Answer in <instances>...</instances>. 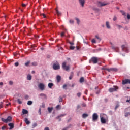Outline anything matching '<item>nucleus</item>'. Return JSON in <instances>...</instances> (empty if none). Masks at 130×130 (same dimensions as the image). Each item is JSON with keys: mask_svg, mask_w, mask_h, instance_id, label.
I'll use <instances>...</instances> for the list:
<instances>
[{"mask_svg": "<svg viewBox=\"0 0 130 130\" xmlns=\"http://www.w3.org/2000/svg\"><path fill=\"white\" fill-rule=\"evenodd\" d=\"M12 118L11 116H8L7 119L2 118L1 120L5 123H8V122H11L12 121Z\"/></svg>", "mask_w": 130, "mask_h": 130, "instance_id": "nucleus-1", "label": "nucleus"}, {"mask_svg": "<svg viewBox=\"0 0 130 130\" xmlns=\"http://www.w3.org/2000/svg\"><path fill=\"white\" fill-rule=\"evenodd\" d=\"M62 68L65 71H69L70 70V66H67V62H64L62 64Z\"/></svg>", "mask_w": 130, "mask_h": 130, "instance_id": "nucleus-2", "label": "nucleus"}, {"mask_svg": "<svg viewBox=\"0 0 130 130\" xmlns=\"http://www.w3.org/2000/svg\"><path fill=\"white\" fill-rule=\"evenodd\" d=\"M38 88L40 90H41V91H43L45 89V85L43 83H40L38 85Z\"/></svg>", "mask_w": 130, "mask_h": 130, "instance_id": "nucleus-3", "label": "nucleus"}, {"mask_svg": "<svg viewBox=\"0 0 130 130\" xmlns=\"http://www.w3.org/2000/svg\"><path fill=\"white\" fill-rule=\"evenodd\" d=\"M117 90H118V87L117 86H114L113 88H109V91L110 92V93H112V92L117 91Z\"/></svg>", "mask_w": 130, "mask_h": 130, "instance_id": "nucleus-4", "label": "nucleus"}, {"mask_svg": "<svg viewBox=\"0 0 130 130\" xmlns=\"http://www.w3.org/2000/svg\"><path fill=\"white\" fill-rule=\"evenodd\" d=\"M108 5V3H102L101 2H98V7H104V6H106Z\"/></svg>", "mask_w": 130, "mask_h": 130, "instance_id": "nucleus-5", "label": "nucleus"}, {"mask_svg": "<svg viewBox=\"0 0 130 130\" xmlns=\"http://www.w3.org/2000/svg\"><path fill=\"white\" fill-rule=\"evenodd\" d=\"M93 62V63H98V58L97 57H93L91 58V60H90V62Z\"/></svg>", "mask_w": 130, "mask_h": 130, "instance_id": "nucleus-6", "label": "nucleus"}, {"mask_svg": "<svg viewBox=\"0 0 130 130\" xmlns=\"http://www.w3.org/2000/svg\"><path fill=\"white\" fill-rule=\"evenodd\" d=\"M53 69L54 70H59L60 69V66L59 63H54L53 65Z\"/></svg>", "mask_w": 130, "mask_h": 130, "instance_id": "nucleus-7", "label": "nucleus"}, {"mask_svg": "<svg viewBox=\"0 0 130 130\" xmlns=\"http://www.w3.org/2000/svg\"><path fill=\"white\" fill-rule=\"evenodd\" d=\"M103 70L108 71V72H111L112 71L114 72H116L117 71V69H116V68H103Z\"/></svg>", "mask_w": 130, "mask_h": 130, "instance_id": "nucleus-8", "label": "nucleus"}, {"mask_svg": "<svg viewBox=\"0 0 130 130\" xmlns=\"http://www.w3.org/2000/svg\"><path fill=\"white\" fill-rule=\"evenodd\" d=\"M122 49L123 51H125V52H128V47H127L126 45H122Z\"/></svg>", "mask_w": 130, "mask_h": 130, "instance_id": "nucleus-9", "label": "nucleus"}, {"mask_svg": "<svg viewBox=\"0 0 130 130\" xmlns=\"http://www.w3.org/2000/svg\"><path fill=\"white\" fill-rule=\"evenodd\" d=\"M98 119V114L97 113H94L92 115L93 121H96Z\"/></svg>", "mask_w": 130, "mask_h": 130, "instance_id": "nucleus-10", "label": "nucleus"}, {"mask_svg": "<svg viewBox=\"0 0 130 130\" xmlns=\"http://www.w3.org/2000/svg\"><path fill=\"white\" fill-rule=\"evenodd\" d=\"M125 84H130V79H125L122 81V84L125 85Z\"/></svg>", "mask_w": 130, "mask_h": 130, "instance_id": "nucleus-11", "label": "nucleus"}, {"mask_svg": "<svg viewBox=\"0 0 130 130\" xmlns=\"http://www.w3.org/2000/svg\"><path fill=\"white\" fill-rule=\"evenodd\" d=\"M85 0H79V3L81 7H83L85 5Z\"/></svg>", "mask_w": 130, "mask_h": 130, "instance_id": "nucleus-12", "label": "nucleus"}, {"mask_svg": "<svg viewBox=\"0 0 130 130\" xmlns=\"http://www.w3.org/2000/svg\"><path fill=\"white\" fill-rule=\"evenodd\" d=\"M9 126H10L9 129H13L14 128V124L13 123H10L8 124Z\"/></svg>", "mask_w": 130, "mask_h": 130, "instance_id": "nucleus-13", "label": "nucleus"}, {"mask_svg": "<svg viewBox=\"0 0 130 130\" xmlns=\"http://www.w3.org/2000/svg\"><path fill=\"white\" fill-rule=\"evenodd\" d=\"M24 121L26 123V124H27V125H29V124H30V123H31V122H30V121L28 120V118H25L24 119Z\"/></svg>", "mask_w": 130, "mask_h": 130, "instance_id": "nucleus-14", "label": "nucleus"}, {"mask_svg": "<svg viewBox=\"0 0 130 130\" xmlns=\"http://www.w3.org/2000/svg\"><path fill=\"white\" fill-rule=\"evenodd\" d=\"M101 122L102 123H106V120L103 117H102L101 118Z\"/></svg>", "mask_w": 130, "mask_h": 130, "instance_id": "nucleus-15", "label": "nucleus"}, {"mask_svg": "<svg viewBox=\"0 0 130 130\" xmlns=\"http://www.w3.org/2000/svg\"><path fill=\"white\" fill-rule=\"evenodd\" d=\"M56 79H57V82L58 83H59V82H60V81L61 80V77H60V76L58 75L56 77Z\"/></svg>", "mask_w": 130, "mask_h": 130, "instance_id": "nucleus-16", "label": "nucleus"}, {"mask_svg": "<svg viewBox=\"0 0 130 130\" xmlns=\"http://www.w3.org/2000/svg\"><path fill=\"white\" fill-rule=\"evenodd\" d=\"M106 26L107 29H110V25H109V22L107 21L106 22Z\"/></svg>", "mask_w": 130, "mask_h": 130, "instance_id": "nucleus-17", "label": "nucleus"}, {"mask_svg": "<svg viewBox=\"0 0 130 130\" xmlns=\"http://www.w3.org/2000/svg\"><path fill=\"white\" fill-rule=\"evenodd\" d=\"M48 86L49 87V88L50 89H52L53 86V83H49L48 84Z\"/></svg>", "mask_w": 130, "mask_h": 130, "instance_id": "nucleus-18", "label": "nucleus"}, {"mask_svg": "<svg viewBox=\"0 0 130 130\" xmlns=\"http://www.w3.org/2000/svg\"><path fill=\"white\" fill-rule=\"evenodd\" d=\"M22 113L23 114H28V111L26 109H23L22 110Z\"/></svg>", "mask_w": 130, "mask_h": 130, "instance_id": "nucleus-19", "label": "nucleus"}, {"mask_svg": "<svg viewBox=\"0 0 130 130\" xmlns=\"http://www.w3.org/2000/svg\"><path fill=\"white\" fill-rule=\"evenodd\" d=\"M66 114H61V115H60L59 116H58L56 117V118H57V119H59V118H60V117H63V116H66Z\"/></svg>", "mask_w": 130, "mask_h": 130, "instance_id": "nucleus-20", "label": "nucleus"}, {"mask_svg": "<svg viewBox=\"0 0 130 130\" xmlns=\"http://www.w3.org/2000/svg\"><path fill=\"white\" fill-rule=\"evenodd\" d=\"M88 116H89V115H88V114L84 113L82 115L83 118H86V117H88Z\"/></svg>", "mask_w": 130, "mask_h": 130, "instance_id": "nucleus-21", "label": "nucleus"}, {"mask_svg": "<svg viewBox=\"0 0 130 130\" xmlns=\"http://www.w3.org/2000/svg\"><path fill=\"white\" fill-rule=\"evenodd\" d=\"M120 13H121V14H122V15L123 16H124L125 17H126V14L125 12H124V11H123V10H120Z\"/></svg>", "mask_w": 130, "mask_h": 130, "instance_id": "nucleus-22", "label": "nucleus"}, {"mask_svg": "<svg viewBox=\"0 0 130 130\" xmlns=\"http://www.w3.org/2000/svg\"><path fill=\"white\" fill-rule=\"evenodd\" d=\"M27 79L28 81H31V80H32V76H31V75H28L27 77Z\"/></svg>", "mask_w": 130, "mask_h": 130, "instance_id": "nucleus-23", "label": "nucleus"}, {"mask_svg": "<svg viewBox=\"0 0 130 130\" xmlns=\"http://www.w3.org/2000/svg\"><path fill=\"white\" fill-rule=\"evenodd\" d=\"M53 109V108H50V107H48V112H49V113H51V111H52V110Z\"/></svg>", "mask_w": 130, "mask_h": 130, "instance_id": "nucleus-24", "label": "nucleus"}, {"mask_svg": "<svg viewBox=\"0 0 130 130\" xmlns=\"http://www.w3.org/2000/svg\"><path fill=\"white\" fill-rule=\"evenodd\" d=\"M113 49H114L116 52H118L119 49L118 47H113Z\"/></svg>", "mask_w": 130, "mask_h": 130, "instance_id": "nucleus-25", "label": "nucleus"}, {"mask_svg": "<svg viewBox=\"0 0 130 130\" xmlns=\"http://www.w3.org/2000/svg\"><path fill=\"white\" fill-rule=\"evenodd\" d=\"M38 63L37 62H32L31 63V66H32L33 67H36V66H37Z\"/></svg>", "mask_w": 130, "mask_h": 130, "instance_id": "nucleus-26", "label": "nucleus"}, {"mask_svg": "<svg viewBox=\"0 0 130 130\" xmlns=\"http://www.w3.org/2000/svg\"><path fill=\"white\" fill-rule=\"evenodd\" d=\"M129 115H130V112L125 113V117H128Z\"/></svg>", "mask_w": 130, "mask_h": 130, "instance_id": "nucleus-27", "label": "nucleus"}, {"mask_svg": "<svg viewBox=\"0 0 130 130\" xmlns=\"http://www.w3.org/2000/svg\"><path fill=\"white\" fill-rule=\"evenodd\" d=\"M32 104L33 102H32V101H28L27 102V105H32Z\"/></svg>", "mask_w": 130, "mask_h": 130, "instance_id": "nucleus-28", "label": "nucleus"}, {"mask_svg": "<svg viewBox=\"0 0 130 130\" xmlns=\"http://www.w3.org/2000/svg\"><path fill=\"white\" fill-rule=\"evenodd\" d=\"M84 77H81L80 79V83H84Z\"/></svg>", "mask_w": 130, "mask_h": 130, "instance_id": "nucleus-29", "label": "nucleus"}, {"mask_svg": "<svg viewBox=\"0 0 130 130\" xmlns=\"http://www.w3.org/2000/svg\"><path fill=\"white\" fill-rule=\"evenodd\" d=\"M56 14H57V15H58V16H60V15H61V13L59 11H58V10H56Z\"/></svg>", "mask_w": 130, "mask_h": 130, "instance_id": "nucleus-30", "label": "nucleus"}, {"mask_svg": "<svg viewBox=\"0 0 130 130\" xmlns=\"http://www.w3.org/2000/svg\"><path fill=\"white\" fill-rule=\"evenodd\" d=\"M40 96H41V97H44L45 98H46V95L44 93H41L40 94Z\"/></svg>", "mask_w": 130, "mask_h": 130, "instance_id": "nucleus-31", "label": "nucleus"}, {"mask_svg": "<svg viewBox=\"0 0 130 130\" xmlns=\"http://www.w3.org/2000/svg\"><path fill=\"white\" fill-rule=\"evenodd\" d=\"M36 126H37V123H34L32 124V128H34V127H36Z\"/></svg>", "mask_w": 130, "mask_h": 130, "instance_id": "nucleus-32", "label": "nucleus"}, {"mask_svg": "<svg viewBox=\"0 0 130 130\" xmlns=\"http://www.w3.org/2000/svg\"><path fill=\"white\" fill-rule=\"evenodd\" d=\"M70 49H71V50H74V49H75V46H71L70 47Z\"/></svg>", "mask_w": 130, "mask_h": 130, "instance_id": "nucleus-33", "label": "nucleus"}, {"mask_svg": "<svg viewBox=\"0 0 130 130\" xmlns=\"http://www.w3.org/2000/svg\"><path fill=\"white\" fill-rule=\"evenodd\" d=\"M75 20L77 21V23L79 25V24H80V19H79V18H76Z\"/></svg>", "mask_w": 130, "mask_h": 130, "instance_id": "nucleus-34", "label": "nucleus"}, {"mask_svg": "<svg viewBox=\"0 0 130 130\" xmlns=\"http://www.w3.org/2000/svg\"><path fill=\"white\" fill-rule=\"evenodd\" d=\"M73 73H72V74L69 77V80H72V79H73Z\"/></svg>", "mask_w": 130, "mask_h": 130, "instance_id": "nucleus-35", "label": "nucleus"}, {"mask_svg": "<svg viewBox=\"0 0 130 130\" xmlns=\"http://www.w3.org/2000/svg\"><path fill=\"white\" fill-rule=\"evenodd\" d=\"M17 102H18V103H19V104H22V102L21 100H20V99H18L17 100Z\"/></svg>", "mask_w": 130, "mask_h": 130, "instance_id": "nucleus-36", "label": "nucleus"}, {"mask_svg": "<svg viewBox=\"0 0 130 130\" xmlns=\"http://www.w3.org/2000/svg\"><path fill=\"white\" fill-rule=\"evenodd\" d=\"M95 38L96 39H98V40H99L100 41L101 40V39L98 36H95Z\"/></svg>", "mask_w": 130, "mask_h": 130, "instance_id": "nucleus-37", "label": "nucleus"}, {"mask_svg": "<svg viewBox=\"0 0 130 130\" xmlns=\"http://www.w3.org/2000/svg\"><path fill=\"white\" fill-rule=\"evenodd\" d=\"M56 109H60V105H58L56 107Z\"/></svg>", "mask_w": 130, "mask_h": 130, "instance_id": "nucleus-38", "label": "nucleus"}, {"mask_svg": "<svg viewBox=\"0 0 130 130\" xmlns=\"http://www.w3.org/2000/svg\"><path fill=\"white\" fill-rule=\"evenodd\" d=\"M59 102H62V98L61 97L59 98Z\"/></svg>", "mask_w": 130, "mask_h": 130, "instance_id": "nucleus-39", "label": "nucleus"}, {"mask_svg": "<svg viewBox=\"0 0 130 130\" xmlns=\"http://www.w3.org/2000/svg\"><path fill=\"white\" fill-rule=\"evenodd\" d=\"M127 19L128 20H130V15H129V14H127Z\"/></svg>", "mask_w": 130, "mask_h": 130, "instance_id": "nucleus-40", "label": "nucleus"}, {"mask_svg": "<svg viewBox=\"0 0 130 130\" xmlns=\"http://www.w3.org/2000/svg\"><path fill=\"white\" fill-rule=\"evenodd\" d=\"M91 42L92 43H96V40H95L94 39H92Z\"/></svg>", "mask_w": 130, "mask_h": 130, "instance_id": "nucleus-41", "label": "nucleus"}, {"mask_svg": "<svg viewBox=\"0 0 130 130\" xmlns=\"http://www.w3.org/2000/svg\"><path fill=\"white\" fill-rule=\"evenodd\" d=\"M117 27H118L119 29H121V28H122V26L120 25H117Z\"/></svg>", "mask_w": 130, "mask_h": 130, "instance_id": "nucleus-42", "label": "nucleus"}, {"mask_svg": "<svg viewBox=\"0 0 130 130\" xmlns=\"http://www.w3.org/2000/svg\"><path fill=\"white\" fill-rule=\"evenodd\" d=\"M82 107H86V106H87V105H86L85 103H83L82 104Z\"/></svg>", "mask_w": 130, "mask_h": 130, "instance_id": "nucleus-43", "label": "nucleus"}, {"mask_svg": "<svg viewBox=\"0 0 130 130\" xmlns=\"http://www.w3.org/2000/svg\"><path fill=\"white\" fill-rule=\"evenodd\" d=\"M113 20V21H116V20H117V18L116 17V16H114Z\"/></svg>", "mask_w": 130, "mask_h": 130, "instance_id": "nucleus-44", "label": "nucleus"}, {"mask_svg": "<svg viewBox=\"0 0 130 130\" xmlns=\"http://www.w3.org/2000/svg\"><path fill=\"white\" fill-rule=\"evenodd\" d=\"M6 128H7V127L6 126H3V127H2V130H5L6 129Z\"/></svg>", "mask_w": 130, "mask_h": 130, "instance_id": "nucleus-45", "label": "nucleus"}, {"mask_svg": "<svg viewBox=\"0 0 130 130\" xmlns=\"http://www.w3.org/2000/svg\"><path fill=\"white\" fill-rule=\"evenodd\" d=\"M81 95H82V93H81V92H79L77 93L78 97H81Z\"/></svg>", "mask_w": 130, "mask_h": 130, "instance_id": "nucleus-46", "label": "nucleus"}, {"mask_svg": "<svg viewBox=\"0 0 130 130\" xmlns=\"http://www.w3.org/2000/svg\"><path fill=\"white\" fill-rule=\"evenodd\" d=\"M69 22L70 23V24H74V20H70L69 21Z\"/></svg>", "mask_w": 130, "mask_h": 130, "instance_id": "nucleus-47", "label": "nucleus"}, {"mask_svg": "<svg viewBox=\"0 0 130 130\" xmlns=\"http://www.w3.org/2000/svg\"><path fill=\"white\" fill-rule=\"evenodd\" d=\"M1 108H3V102H1L0 104V109Z\"/></svg>", "mask_w": 130, "mask_h": 130, "instance_id": "nucleus-48", "label": "nucleus"}, {"mask_svg": "<svg viewBox=\"0 0 130 130\" xmlns=\"http://www.w3.org/2000/svg\"><path fill=\"white\" fill-rule=\"evenodd\" d=\"M25 66H27L28 65L30 64V61H28L25 63Z\"/></svg>", "mask_w": 130, "mask_h": 130, "instance_id": "nucleus-49", "label": "nucleus"}, {"mask_svg": "<svg viewBox=\"0 0 130 130\" xmlns=\"http://www.w3.org/2000/svg\"><path fill=\"white\" fill-rule=\"evenodd\" d=\"M41 15L43 16V18H46V15H45V14L43 13Z\"/></svg>", "mask_w": 130, "mask_h": 130, "instance_id": "nucleus-50", "label": "nucleus"}, {"mask_svg": "<svg viewBox=\"0 0 130 130\" xmlns=\"http://www.w3.org/2000/svg\"><path fill=\"white\" fill-rule=\"evenodd\" d=\"M15 67H18L19 66V62H17L15 63Z\"/></svg>", "mask_w": 130, "mask_h": 130, "instance_id": "nucleus-51", "label": "nucleus"}, {"mask_svg": "<svg viewBox=\"0 0 130 130\" xmlns=\"http://www.w3.org/2000/svg\"><path fill=\"white\" fill-rule=\"evenodd\" d=\"M63 89H67V85H66V84H64V85L63 86Z\"/></svg>", "mask_w": 130, "mask_h": 130, "instance_id": "nucleus-52", "label": "nucleus"}, {"mask_svg": "<svg viewBox=\"0 0 130 130\" xmlns=\"http://www.w3.org/2000/svg\"><path fill=\"white\" fill-rule=\"evenodd\" d=\"M68 129H69V127H66L63 128L62 130H68Z\"/></svg>", "mask_w": 130, "mask_h": 130, "instance_id": "nucleus-53", "label": "nucleus"}, {"mask_svg": "<svg viewBox=\"0 0 130 130\" xmlns=\"http://www.w3.org/2000/svg\"><path fill=\"white\" fill-rule=\"evenodd\" d=\"M39 113L40 115L41 114V109H39Z\"/></svg>", "mask_w": 130, "mask_h": 130, "instance_id": "nucleus-54", "label": "nucleus"}, {"mask_svg": "<svg viewBox=\"0 0 130 130\" xmlns=\"http://www.w3.org/2000/svg\"><path fill=\"white\" fill-rule=\"evenodd\" d=\"M69 43L71 44V45H74V43L73 42H69Z\"/></svg>", "mask_w": 130, "mask_h": 130, "instance_id": "nucleus-55", "label": "nucleus"}, {"mask_svg": "<svg viewBox=\"0 0 130 130\" xmlns=\"http://www.w3.org/2000/svg\"><path fill=\"white\" fill-rule=\"evenodd\" d=\"M22 7H26V4H24V3H22Z\"/></svg>", "mask_w": 130, "mask_h": 130, "instance_id": "nucleus-56", "label": "nucleus"}, {"mask_svg": "<svg viewBox=\"0 0 130 130\" xmlns=\"http://www.w3.org/2000/svg\"><path fill=\"white\" fill-rule=\"evenodd\" d=\"M44 130H49V128L48 127H46L45 128Z\"/></svg>", "mask_w": 130, "mask_h": 130, "instance_id": "nucleus-57", "label": "nucleus"}, {"mask_svg": "<svg viewBox=\"0 0 130 130\" xmlns=\"http://www.w3.org/2000/svg\"><path fill=\"white\" fill-rule=\"evenodd\" d=\"M9 84L13 85V81H9Z\"/></svg>", "mask_w": 130, "mask_h": 130, "instance_id": "nucleus-58", "label": "nucleus"}, {"mask_svg": "<svg viewBox=\"0 0 130 130\" xmlns=\"http://www.w3.org/2000/svg\"><path fill=\"white\" fill-rule=\"evenodd\" d=\"M63 35H64V32H62L61 34V37H62L63 36Z\"/></svg>", "mask_w": 130, "mask_h": 130, "instance_id": "nucleus-59", "label": "nucleus"}, {"mask_svg": "<svg viewBox=\"0 0 130 130\" xmlns=\"http://www.w3.org/2000/svg\"><path fill=\"white\" fill-rule=\"evenodd\" d=\"M76 48L77 50H79V49H80V47H79L78 46H77Z\"/></svg>", "mask_w": 130, "mask_h": 130, "instance_id": "nucleus-60", "label": "nucleus"}, {"mask_svg": "<svg viewBox=\"0 0 130 130\" xmlns=\"http://www.w3.org/2000/svg\"><path fill=\"white\" fill-rule=\"evenodd\" d=\"M109 113H110V114L111 115H112V111H109Z\"/></svg>", "mask_w": 130, "mask_h": 130, "instance_id": "nucleus-61", "label": "nucleus"}, {"mask_svg": "<svg viewBox=\"0 0 130 130\" xmlns=\"http://www.w3.org/2000/svg\"><path fill=\"white\" fill-rule=\"evenodd\" d=\"M29 98V96L26 95L25 96V99H28Z\"/></svg>", "mask_w": 130, "mask_h": 130, "instance_id": "nucleus-62", "label": "nucleus"}, {"mask_svg": "<svg viewBox=\"0 0 130 130\" xmlns=\"http://www.w3.org/2000/svg\"><path fill=\"white\" fill-rule=\"evenodd\" d=\"M126 102H129V103L130 104V100H127L126 101Z\"/></svg>", "mask_w": 130, "mask_h": 130, "instance_id": "nucleus-63", "label": "nucleus"}, {"mask_svg": "<svg viewBox=\"0 0 130 130\" xmlns=\"http://www.w3.org/2000/svg\"><path fill=\"white\" fill-rule=\"evenodd\" d=\"M105 102H107V101H108V99H105Z\"/></svg>", "mask_w": 130, "mask_h": 130, "instance_id": "nucleus-64", "label": "nucleus"}]
</instances>
